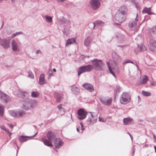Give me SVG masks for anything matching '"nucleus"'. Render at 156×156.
<instances>
[{"instance_id": "nucleus-1", "label": "nucleus", "mask_w": 156, "mask_h": 156, "mask_svg": "<svg viewBox=\"0 0 156 156\" xmlns=\"http://www.w3.org/2000/svg\"><path fill=\"white\" fill-rule=\"evenodd\" d=\"M47 137L48 139L43 138L42 139V141L46 146L48 147L53 146L51 143L53 140H55L56 137L55 133L51 131H49L47 134Z\"/></svg>"}, {"instance_id": "nucleus-2", "label": "nucleus", "mask_w": 156, "mask_h": 156, "mask_svg": "<svg viewBox=\"0 0 156 156\" xmlns=\"http://www.w3.org/2000/svg\"><path fill=\"white\" fill-rule=\"evenodd\" d=\"M93 66V68L97 70L102 71L104 70L105 64H104L101 60L94 59L91 60Z\"/></svg>"}, {"instance_id": "nucleus-3", "label": "nucleus", "mask_w": 156, "mask_h": 156, "mask_svg": "<svg viewBox=\"0 0 156 156\" xmlns=\"http://www.w3.org/2000/svg\"><path fill=\"white\" fill-rule=\"evenodd\" d=\"M130 101V97L127 93H123L120 97V101L122 104H126L129 102Z\"/></svg>"}, {"instance_id": "nucleus-4", "label": "nucleus", "mask_w": 156, "mask_h": 156, "mask_svg": "<svg viewBox=\"0 0 156 156\" xmlns=\"http://www.w3.org/2000/svg\"><path fill=\"white\" fill-rule=\"evenodd\" d=\"M93 69V66L91 65L81 66L79 68L78 71V75L79 76L83 73L90 72Z\"/></svg>"}, {"instance_id": "nucleus-5", "label": "nucleus", "mask_w": 156, "mask_h": 156, "mask_svg": "<svg viewBox=\"0 0 156 156\" xmlns=\"http://www.w3.org/2000/svg\"><path fill=\"white\" fill-rule=\"evenodd\" d=\"M115 20L119 22V23H116L117 25H120L121 23L124 22L126 19V15L117 12L115 16Z\"/></svg>"}, {"instance_id": "nucleus-6", "label": "nucleus", "mask_w": 156, "mask_h": 156, "mask_svg": "<svg viewBox=\"0 0 156 156\" xmlns=\"http://www.w3.org/2000/svg\"><path fill=\"white\" fill-rule=\"evenodd\" d=\"M138 14L136 15V17L134 21L133 22H130L129 24V26L131 30L137 31L138 29V27L137 25V23L138 21V18H137Z\"/></svg>"}, {"instance_id": "nucleus-7", "label": "nucleus", "mask_w": 156, "mask_h": 156, "mask_svg": "<svg viewBox=\"0 0 156 156\" xmlns=\"http://www.w3.org/2000/svg\"><path fill=\"white\" fill-rule=\"evenodd\" d=\"M100 100L101 103L104 105L108 106L112 103V99L107 97H102L100 98Z\"/></svg>"}, {"instance_id": "nucleus-8", "label": "nucleus", "mask_w": 156, "mask_h": 156, "mask_svg": "<svg viewBox=\"0 0 156 156\" xmlns=\"http://www.w3.org/2000/svg\"><path fill=\"white\" fill-rule=\"evenodd\" d=\"M29 102L27 103V105H24V108L26 110L29 109L30 108H34L37 105V101L35 100H28Z\"/></svg>"}, {"instance_id": "nucleus-9", "label": "nucleus", "mask_w": 156, "mask_h": 156, "mask_svg": "<svg viewBox=\"0 0 156 156\" xmlns=\"http://www.w3.org/2000/svg\"><path fill=\"white\" fill-rule=\"evenodd\" d=\"M0 100L3 102L7 103L11 100V98L7 94L0 91Z\"/></svg>"}, {"instance_id": "nucleus-10", "label": "nucleus", "mask_w": 156, "mask_h": 156, "mask_svg": "<svg viewBox=\"0 0 156 156\" xmlns=\"http://www.w3.org/2000/svg\"><path fill=\"white\" fill-rule=\"evenodd\" d=\"M12 50L15 52H19L20 51V45L15 40H12L11 42Z\"/></svg>"}, {"instance_id": "nucleus-11", "label": "nucleus", "mask_w": 156, "mask_h": 156, "mask_svg": "<svg viewBox=\"0 0 156 156\" xmlns=\"http://www.w3.org/2000/svg\"><path fill=\"white\" fill-rule=\"evenodd\" d=\"M101 3L98 0H91L90 5L93 9L96 10L100 7Z\"/></svg>"}, {"instance_id": "nucleus-12", "label": "nucleus", "mask_w": 156, "mask_h": 156, "mask_svg": "<svg viewBox=\"0 0 156 156\" xmlns=\"http://www.w3.org/2000/svg\"><path fill=\"white\" fill-rule=\"evenodd\" d=\"M87 112L84 111L83 109H79L77 112L78 118L82 120L86 118Z\"/></svg>"}, {"instance_id": "nucleus-13", "label": "nucleus", "mask_w": 156, "mask_h": 156, "mask_svg": "<svg viewBox=\"0 0 156 156\" xmlns=\"http://www.w3.org/2000/svg\"><path fill=\"white\" fill-rule=\"evenodd\" d=\"M63 142L59 138H56L54 140V144L57 149L59 148L63 144Z\"/></svg>"}, {"instance_id": "nucleus-14", "label": "nucleus", "mask_w": 156, "mask_h": 156, "mask_svg": "<svg viewBox=\"0 0 156 156\" xmlns=\"http://www.w3.org/2000/svg\"><path fill=\"white\" fill-rule=\"evenodd\" d=\"M1 45L5 48H7L9 46V42L10 40H7V39H1Z\"/></svg>"}, {"instance_id": "nucleus-15", "label": "nucleus", "mask_w": 156, "mask_h": 156, "mask_svg": "<svg viewBox=\"0 0 156 156\" xmlns=\"http://www.w3.org/2000/svg\"><path fill=\"white\" fill-rule=\"evenodd\" d=\"M90 115L87 119V122L90 123H94L97 120V118L96 116L94 115L93 114H92L91 112H90Z\"/></svg>"}, {"instance_id": "nucleus-16", "label": "nucleus", "mask_w": 156, "mask_h": 156, "mask_svg": "<svg viewBox=\"0 0 156 156\" xmlns=\"http://www.w3.org/2000/svg\"><path fill=\"white\" fill-rule=\"evenodd\" d=\"M112 57L114 60V61L116 65L117 64L120 62L122 61V59L115 52H113L112 54Z\"/></svg>"}, {"instance_id": "nucleus-17", "label": "nucleus", "mask_w": 156, "mask_h": 156, "mask_svg": "<svg viewBox=\"0 0 156 156\" xmlns=\"http://www.w3.org/2000/svg\"><path fill=\"white\" fill-rule=\"evenodd\" d=\"M82 87L89 92H92L94 91V88L90 84L87 83H84Z\"/></svg>"}, {"instance_id": "nucleus-18", "label": "nucleus", "mask_w": 156, "mask_h": 156, "mask_svg": "<svg viewBox=\"0 0 156 156\" xmlns=\"http://www.w3.org/2000/svg\"><path fill=\"white\" fill-rule=\"evenodd\" d=\"M127 9L125 5L121 7L117 12L126 15L127 14Z\"/></svg>"}, {"instance_id": "nucleus-19", "label": "nucleus", "mask_w": 156, "mask_h": 156, "mask_svg": "<svg viewBox=\"0 0 156 156\" xmlns=\"http://www.w3.org/2000/svg\"><path fill=\"white\" fill-rule=\"evenodd\" d=\"M105 23L100 20H98L96 21L94 23H91L90 24V25H91L93 27V29L95 27L99 26H103Z\"/></svg>"}, {"instance_id": "nucleus-20", "label": "nucleus", "mask_w": 156, "mask_h": 156, "mask_svg": "<svg viewBox=\"0 0 156 156\" xmlns=\"http://www.w3.org/2000/svg\"><path fill=\"white\" fill-rule=\"evenodd\" d=\"M143 50H146L145 46L143 44H141L138 45V47L135 49V51L136 53L140 51H142Z\"/></svg>"}, {"instance_id": "nucleus-21", "label": "nucleus", "mask_w": 156, "mask_h": 156, "mask_svg": "<svg viewBox=\"0 0 156 156\" xmlns=\"http://www.w3.org/2000/svg\"><path fill=\"white\" fill-rule=\"evenodd\" d=\"M71 90L73 93L77 95L79 93V89L75 85H73L71 86Z\"/></svg>"}, {"instance_id": "nucleus-22", "label": "nucleus", "mask_w": 156, "mask_h": 156, "mask_svg": "<svg viewBox=\"0 0 156 156\" xmlns=\"http://www.w3.org/2000/svg\"><path fill=\"white\" fill-rule=\"evenodd\" d=\"M115 36L118 39V40L120 42H122L125 40L124 36L120 33H117L116 34Z\"/></svg>"}, {"instance_id": "nucleus-23", "label": "nucleus", "mask_w": 156, "mask_h": 156, "mask_svg": "<svg viewBox=\"0 0 156 156\" xmlns=\"http://www.w3.org/2000/svg\"><path fill=\"white\" fill-rule=\"evenodd\" d=\"M133 119L130 118H126L123 119V123L125 125H128L130 124Z\"/></svg>"}, {"instance_id": "nucleus-24", "label": "nucleus", "mask_w": 156, "mask_h": 156, "mask_svg": "<svg viewBox=\"0 0 156 156\" xmlns=\"http://www.w3.org/2000/svg\"><path fill=\"white\" fill-rule=\"evenodd\" d=\"M44 76L45 75L44 74H42L40 75L39 80V83L40 85H41L45 83Z\"/></svg>"}, {"instance_id": "nucleus-25", "label": "nucleus", "mask_w": 156, "mask_h": 156, "mask_svg": "<svg viewBox=\"0 0 156 156\" xmlns=\"http://www.w3.org/2000/svg\"><path fill=\"white\" fill-rule=\"evenodd\" d=\"M30 137H28L26 136H20L19 137V139L21 143H23L24 142L27 141L28 138H30Z\"/></svg>"}, {"instance_id": "nucleus-26", "label": "nucleus", "mask_w": 156, "mask_h": 156, "mask_svg": "<svg viewBox=\"0 0 156 156\" xmlns=\"http://www.w3.org/2000/svg\"><path fill=\"white\" fill-rule=\"evenodd\" d=\"M91 41V39L90 37H88L84 40V44L86 47L89 46L90 44Z\"/></svg>"}, {"instance_id": "nucleus-27", "label": "nucleus", "mask_w": 156, "mask_h": 156, "mask_svg": "<svg viewBox=\"0 0 156 156\" xmlns=\"http://www.w3.org/2000/svg\"><path fill=\"white\" fill-rule=\"evenodd\" d=\"M151 8H144L142 11V12L143 13H147L148 15H150L152 14H154V13H152L151 12Z\"/></svg>"}, {"instance_id": "nucleus-28", "label": "nucleus", "mask_w": 156, "mask_h": 156, "mask_svg": "<svg viewBox=\"0 0 156 156\" xmlns=\"http://www.w3.org/2000/svg\"><path fill=\"white\" fill-rule=\"evenodd\" d=\"M74 43H76V41L75 39L74 38H72L70 39H68L66 41V45L69 44H73Z\"/></svg>"}, {"instance_id": "nucleus-29", "label": "nucleus", "mask_w": 156, "mask_h": 156, "mask_svg": "<svg viewBox=\"0 0 156 156\" xmlns=\"http://www.w3.org/2000/svg\"><path fill=\"white\" fill-rule=\"evenodd\" d=\"M62 104H60L57 106V108L59 109L60 112L64 114L65 112V110L62 107Z\"/></svg>"}, {"instance_id": "nucleus-30", "label": "nucleus", "mask_w": 156, "mask_h": 156, "mask_svg": "<svg viewBox=\"0 0 156 156\" xmlns=\"http://www.w3.org/2000/svg\"><path fill=\"white\" fill-rule=\"evenodd\" d=\"M39 95V93L37 91H33L31 93V96L32 98L37 97Z\"/></svg>"}, {"instance_id": "nucleus-31", "label": "nucleus", "mask_w": 156, "mask_h": 156, "mask_svg": "<svg viewBox=\"0 0 156 156\" xmlns=\"http://www.w3.org/2000/svg\"><path fill=\"white\" fill-rule=\"evenodd\" d=\"M45 18L47 22L50 23L52 22V19L51 16L46 15L45 16Z\"/></svg>"}, {"instance_id": "nucleus-32", "label": "nucleus", "mask_w": 156, "mask_h": 156, "mask_svg": "<svg viewBox=\"0 0 156 156\" xmlns=\"http://www.w3.org/2000/svg\"><path fill=\"white\" fill-rule=\"evenodd\" d=\"M148 80V77L146 76H144L142 79L141 84H143L147 83Z\"/></svg>"}, {"instance_id": "nucleus-33", "label": "nucleus", "mask_w": 156, "mask_h": 156, "mask_svg": "<svg viewBox=\"0 0 156 156\" xmlns=\"http://www.w3.org/2000/svg\"><path fill=\"white\" fill-rule=\"evenodd\" d=\"M20 97L21 98H24L25 97H27L28 95V94L26 92H20Z\"/></svg>"}, {"instance_id": "nucleus-34", "label": "nucleus", "mask_w": 156, "mask_h": 156, "mask_svg": "<svg viewBox=\"0 0 156 156\" xmlns=\"http://www.w3.org/2000/svg\"><path fill=\"white\" fill-rule=\"evenodd\" d=\"M142 94L143 95L147 97L150 96L151 95V94L150 92L144 90H143L142 91Z\"/></svg>"}, {"instance_id": "nucleus-35", "label": "nucleus", "mask_w": 156, "mask_h": 156, "mask_svg": "<svg viewBox=\"0 0 156 156\" xmlns=\"http://www.w3.org/2000/svg\"><path fill=\"white\" fill-rule=\"evenodd\" d=\"M18 115V117H22L25 115V112L23 110L20 111L17 113Z\"/></svg>"}, {"instance_id": "nucleus-36", "label": "nucleus", "mask_w": 156, "mask_h": 156, "mask_svg": "<svg viewBox=\"0 0 156 156\" xmlns=\"http://www.w3.org/2000/svg\"><path fill=\"white\" fill-rule=\"evenodd\" d=\"M150 33L151 34L156 35V26L153 27L150 30Z\"/></svg>"}, {"instance_id": "nucleus-37", "label": "nucleus", "mask_w": 156, "mask_h": 156, "mask_svg": "<svg viewBox=\"0 0 156 156\" xmlns=\"http://www.w3.org/2000/svg\"><path fill=\"white\" fill-rule=\"evenodd\" d=\"M23 34V33L21 31H20L19 32H16L15 33L12 34V36L10 37L12 38H13L15 37H16V36H17L18 35H19V34Z\"/></svg>"}, {"instance_id": "nucleus-38", "label": "nucleus", "mask_w": 156, "mask_h": 156, "mask_svg": "<svg viewBox=\"0 0 156 156\" xmlns=\"http://www.w3.org/2000/svg\"><path fill=\"white\" fill-rule=\"evenodd\" d=\"M150 42L151 45L156 48V41L151 40Z\"/></svg>"}, {"instance_id": "nucleus-39", "label": "nucleus", "mask_w": 156, "mask_h": 156, "mask_svg": "<svg viewBox=\"0 0 156 156\" xmlns=\"http://www.w3.org/2000/svg\"><path fill=\"white\" fill-rule=\"evenodd\" d=\"M90 57L89 56H85L84 55H82L80 56V58L82 60L84 61L85 62H87L86 58H89Z\"/></svg>"}, {"instance_id": "nucleus-40", "label": "nucleus", "mask_w": 156, "mask_h": 156, "mask_svg": "<svg viewBox=\"0 0 156 156\" xmlns=\"http://www.w3.org/2000/svg\"><path fill=\"white\" fill-rule=\"evenodd\" d=\"M4 107L3 105L0 104V116L2 117L3 115Z\"/></svg>"}, {"instance_id": "nucleus-41", "label": "nucleus", "mask_w": 156, "mask_h": 156, "mask_svg": "<svg viewBox=\"0 0 156 156\" xmlns=\"http://www.w3.org/2000/svg\"><path fill=\"white\" fill-rule=\"evenodd\" d=\"M121 90V88L120 87H116L114 90L115 94L116 95L119 93Z\"/></svg>"}, {"instance_id": "nucleus-42", "label": "nucleus", "mask_w": 156, "mask_h": 156, "mask_svg": "<svg viewBox=\"0 0 156 156\" xmlns=\"http://www.w3.org/2000/svg\"><path fill=\"white\" fill-rule=\"evenodd\" d=\"M10 115L14 117H18V113L13 111H11L10 112Z\"/></svg>"}, {"instance_id": "nucleus-43", "label": "nucleus", "mask_w": 156, "mask_h": 156, "mask_svg": "<svg viewBox=\"0 0 156 156\" xmlns=\"http://www.w3.org/2000/svg\"><path fill=\"white\" fill-rule=\"evenodd\" d=\"M28 102H29L28 100H27L26 101H23V105L22 106V108L25 109L24 108V106H27V103Z\"/></svg>"}, {"instance_id": "nucleus-44", "label": "nucleus", "mask_w": 156, "mask_h": 156, "mask_svg": "<svg viewBox=\"0 0 156 156\" xmlns=\"http://www.w3.org/2000/svg\"><path fill=\"white\" fill-rule=\"evenodd\" d=\"M29 76H28L31 78H34V75L31 71L29 70L28 72Z\"/></svg>"}, {"instance_id": "nucleus-45", "label": "nucleus", "mask_w": 156, "mask_h": 156, "mask_svg": "<svg viewBox=\"0 0 156 156\" xmlns=\"http://www.w3.org/2000/svg\"><path fill=\"white\" fill-rule=\"evenodd\" d=\"M62 96L58 97L56 99V101L58 102H60L62 100Z\"/></svg>"}, {"instance_id": "nucleus-46", "label": "nucleus", "mask_w": 156, "mask_h": 156, "mask_svg": "<svg viewBox=\"0 0 156 156\" xmlns=\"http://www.w3.org/2000/svg\"><path fill=\"white\" fill-rule=\"evenodd\" d=\"M131 63L134 64L133 62L129 60L127 61H125L124 62H123L122 63V64L123 65H125L126 64V63Z\"/></svg>"}, {"instance_id": "nucleus-47", "label": "nucleus", "mask_w": 156, "mask_h": 156, "mask_svg": "<svg viewBox=\"0 0 156 156\" xmlns=\"http://www.w3.org/2000/svg\"><path fill=\"white\" fill-rule=\"evenodd\" d=\"M110 73L112 74V75L115 77H116V76L115 74V73L113 72L112 69H109Z\"/></svg>"}, {"instance_id": "nucleus-48", "label": "nucleus", "mask_w": 156, "mask_h": 156, "mask_svg": "<svg viewBox=\"0 0 156 156\" xmlns=\"http://www.w3.org/2000/svg\"><path fill=\"white\" fill-rule=\"evenodd\" d=\"M5 131L7 133L9 134V136H10L12 133L9 132V130L8 129H6Z\"/></svg>"}, {"instance_id": "nucleus-49", "label": "nucleus", "mask_w": 156, "mask_h": 156, "mask_svg": "<svg viewBox=\"0 0 156 156\" xmlns=\"http://www.w3.org/2000/svg\"><path fill=\"white\" fill-rule=\"evenodd\" d=\"M50 71L51 72V73H50L49 75L48 78H49L51 76H53V72L50 69Z\"/></svg>"}, {"instance_id": "nucleus-50", "label": "nucleus", "mask_w": 156, "mask_h": 156, "mask_svg": "<svg viewBox=\"0 0 156 156\" xmlns=\"http://www.w3.org/2000/svg\"><path fill=\"white\" fill-rule=\"evenodd\" d=\"M107 65L108 67V69H111V67L110 66V64L109 62H106Z\"/></svg>"}, {"instance_id": "nucleus-51", "label": "nucleus", "mask_w": 156, "mask_h": 156, "mask_svg": "<svg viewBox=\"0 0 156 156\" xmlns=\"http://www.w3.org/2000/svg\"><path fill=\"white\" fill-rule=\"evenodd\" d=\"M39 53H40L41 54L42 52L40 50H38L36 52V54H39Z\"/></svg>"}, {"instance_id": "nucleus-52", "label": "nucleus", "mask_w": 156, "mask_h": 156, "mask_svg": "<svg viewBox=\"0 0 156 156\" xmlns=\"http://www.w3.org/2000/svg\"><path fill=\"white\" fill-rule=\"evenodd\" d=\"M80 124L81 126V129L82 130H83L84 129L83 128V125L81 122H80Z\"/></svg>"}, {"instance_id": "nucleus-53", "label": "nucleus", "mask_w": 156, "mask_h": 156, "mask_svg": "<svg viewBox=\"0 0 156 156\" xmlns=\"http://www.w3.org/2000/svg\"><path fill=\"white\" fill-rule=\"evenodd\" d=\"M0 128L1 129H2L3 130H5L6 128H5V127L3 126H0Z\"/></svg>"}, {"instance_id": "nucleus-54", "label": "nucleus", "mask_w": 156, "mask_h": 156, "mask_svg": "<svg viewBox=\"0 0 156 156\" xmlns=\"http://www.w3.org/2000/svg\"><path fill=\"white\" fill-rule=\"evenodd\" d=\"M8 125L11 128H12V127L13 126L12 124H8Z\"/></svg>"}, {"instance_id": "nucleus-55", "label": "nucleus", "mask_w": 156, "mask_h": 156, "mask_svg": "<svg viewBox=\"0 0 156 156\" xmlns=\"http://www.w3.org/2000/svg\"><path fill=\"white\" fill-rule=\"evenodd\" d=\"M150 85L152 86H155V84L154 83H153V82H151L150 83Z\"/></svg>"}, {"instance_id": "nucleus-56", "label": "nucleus", "mask_w": 156, "mask_h": 156, "mask_svg": "<svg viewBox=\"0 0 156 156\" xmlns=\"http://www.w3.org/2000/svg\"><path fill=\"white\" fill-rule=\"evenodd\" d=\"M65 0H57V2H62L64 1Z\"/></svg>"}, {"instance_id": "nucleus-57", "label": "nucleus", "mask_w": 156, "mask_h": 156, "mask_svg": "<svg viewBox=\"0 0 156 156\" xmlns=\"http://www.w3.org/2000/svg\"><path fill=\"white\" fill-rule=\"evenodd\" d=\"M99 121L100 122H103V120H102V119L100 117H99Z\"/></svg>"}, {"instance_id": "nucleus-58", "label": "nucleus", "mask_w": 156, "mask_h": 156, "mask_svg": "<svg viewBox=\"0 0 156 156\" xmlns=\"http://www.w3.org/2000/svg\"><path fill=\"white\" fill-rule=\"evenodd\" d=\"M37 133H36L33 136H30V137L31 138H32V137H34L35 136H36V135H37Z\"/></svg>"}, {"instance_id": "nucleus-59", "label": "nucleus", "mask_w": 156, "mask_h": 156, "mask_svg": "<svg viewBox=\"0 0 156 156\" xmlns=\"http://www.w3.org/2000/svg\"><path fill=\"white\" fill-rule=\"evenodd\" d=\"M153 136L154 138V139H155L156 141V136H155V135H153Z\"/></svg>"}, {"instance_id": "nucleus-60", "label": "nucleus", "mask_w": 156, "mask_h": 156, "mask_svg": "<svg viewBox=\"0 0 156 156\" xmlns=\"http://www.w3.org/2000/svg\"><path fill=\"white\" fill-rule=\"evenodd\" d=\"M149 49H150V51H154V50L153 49H152V48H149Z\"/></svg>"}, {"instance_id": "nucleus-61", "label": "nucleus", "mask_w": 156, "mask_h": 156, "mask_svg": "<svg viewBox=\"0 0 156 156\" xmlns=\"http://www.w3.org/2000/svg\"><path fill=\"white\" fill-rule=\"evenodd\" d=\"M128 133V134H129V135L130 136L131 139H132V137L131 136V134L129 133Z\"/></svg>"}, {"instance_id": "nucleus-62", "label": "nucleus", "mask_w": 156, "mask_h": 156, "mask_svg": "<svg viewBox=\"0 0 156 156\" xmlns=\"http://www.w3.org/2000/svg\"><path fill=\"white\" fill-rule=\"evenodd\" d=\"M154 147L155 149V152L156 153V146H154Z\"/></svg>"}, {"instance_id": "nucleus-63", "label": "nucleus", "mask_w": 156, "mask_h": 156, "mask_svg": "<svg viewBox=\"0 0 156 156\" xmlns=\"http://www.w3.org/2000/svg\"><path fill=\"white\" fill-rule=\"evenodd\" d=\"M53 71L54 72H56V69H55V68H53Z\"/></svg>"}, {"instance_id": "nucleus-64", "label": "nucleus", "mask_w": 156, "mask_h": 156, "mask_svg": "<svg viewBox=\"0 0 156 156\" xmlns=\"http://www.w3.org/2000/svg\"><path fill=\"white\" fill-rule=\"evenodd\" d=\"M138 121L140 122H142L143 121V120L142 119H139L138 120Z\"/></svg>"}]
</instances>
